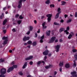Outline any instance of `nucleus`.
Returning <instances> with one entry per match:
<instances>
[{
	"label": "nucleus",
	"instance_id": "cd10ccee",
	"mask_svg": "<svg viewBox=\"0 0 77 77\" xmlns=\"http://www.w3.org/2000/svg\"><path fill=\"white\" fill-rule=\"evenodd\" d=\"M5 61V60L3 59H0V63H2V62H4Z\"/></svg>",
	"mask_w": 77,
	"mask_h": 77
},
{
	"label": "nucleus",
	"instance_id": "e2e57ef3",
	"mask_svg": "<svg viewBox=\"0 0 77 77\" xmlns=\"http://www.w3.org/2000/svg\"><path fill=\"white\" fill-rule=\"evenodd\" d=\"M9 52L10 53H11L12 52V50H9Z\"/></svg>",
	"mask_w": 77,
	"mask_h": 77
},
{
	"label": "nucleus",
	"instance_id": "603ef678",
	"mask_svg": "<svg viewBox=\"0 0 77 77\" xmlns=\"http://www.w3.org/2000/svg\"><path fill=\"white\" fill-rule=\"evenodd\" d=\"M40 42V43H42V42H43V40L42 39H41Z\"/></svg>",
	"mask_w": 77,
	"mask_h": 77
},
{
	"label": "nucleus",
	"instance_id": "423d86ee",
	"mask_svg": "<svg viewBox=\"0 0 77 77\" xmlns=\"http://www.w3.org/2000/svg\"><path fill=\"white\" fill-rule=\"evenodd\" d=\"M14 69V68L13 67V66L10 67L7 70V72H10L11 71H12Z\"/></svg>",
	"mask_w": 77,
	"mask_h": 77
},
{
	"label": "nucleus",
	"instance_id": "4d7b16f0",
	"mask_svg": "<svg viewBox=\"0 0 77 77\" xmlns=\"http://www.w3.org/2000/svg\"><path fill=\"white\" fill-rule=\"evenodd\" d=\"M66 29L67 30H69V27L67 26L66 28Z\"/></svg>",
	"mask_w": 77,
	"mask_h": 77
},
{
	"label": "nucleus",
	"instance_id": "412c9836",
	"mask_svg": "<svg viewBox=\"0 0 77 77\" xmlns=\"http://www.w3.org/2000/svg\"><path fill=\"white\" fill-rule=\"evenodd\" d=\"M50 0H47L45 2V3L46 4H48H48L50 3Z\"/></svg>",
	"mask_w": 77,
	"mask_h": 77
},
{
	"label": "nucleus",
	"instance_id": "ea45409f",
	"mask_svg": "<svg viewBox=\"0 0 77 77\" xmlns=\"http://www.w3.org/2000/svg\"><path fill=\"white\" fill-rule=\"evenodd\" d=\"M47 59V56H45L44 57V61H46V59Z\"/></svg>",
	"mask_w": 77,
	"mask_h": 77
},
{
	"label": "nucleus",
	"instance_id": "a18cd8bd",
	"mask_svg": "<svg viewBox=\"0 0 77 77\" xmlns=\"http://www.w3.org/2000/svg\"><path fill=\"white\" fill-rule=\"evenodd\" d=\"M30 33V31H29L26 34L27 35H29Z\"/></svg>",
	"mask_w": 77,
	"mask_h": 77
},
{
	"label": "nucleus",
	"instance_id": "de8ad7c7",
	"mask_svg": "<svg viewBox=\"0 0 77 77\" xmlns=\"http://www.w3.org/2000/svg\"><path fill=\"white\" fill-rule=\"evenodd\" d=\"M75 17L77 18V12H75Z\"/></svg>",
	"mask_w": 77,
	"mask_h": 77
},
{
	"label": "nucleus",
	"instance_id": "5fc2aeb1",
	"mask_svg": "<svg viewBox=\"0 0 77 77\" xmlns=\"http://www.w3.org/2000/svg\"><path fill=\"white\" fill-rule=\"evenodd\" d=\"M3 32L5 34V33H6V30H3Z\"/></svg>",
	"mask_w": 77,
	"mask_h": 77
},
{
	"label": "nucleus",
	"instance_id": "39448f33",
	"mask_svg": "<svg viewBox=\"0 0 77 77\" xmlns=\"http://www.w3.org/2000/svg\"><path fill=\"white\" fill-rule=\"evenodd\" d=\"M30 39V37L27 36V37L25 36L23 38V41H29Z\"/></svg>",
	"mask_w": 77,
	"mask_h": 77
},
{
	"label": "nucleus",
	"instance_id": "338daca9",
	"mask_svg": "<svg viewBox=\"0 0 77 77\" xmlns=\"http://www.w3.org/2000/svg\"><path fill=\"white\" fill-rule=\"evenodd\" d=\"M34 23H35V24H36V23H37V22L36 21V20H35L34 21Z\"/></svg>",
	"mask_w": 77,
	"mask_h": 77
},
{
	"label": "nucleus",
	"instance_id": "b1692460",
	"mask_svg": "<svg viewBox=\"0 0 77 77\" xmlns=\"http://www.w3.org/2000/svg\"><path fill=\"white\" fill-rule=\"evenodd\" d=\"M29 30L30 31H32V30H33V27L32 26H29Z\"/></svg>",
	"mask_w": 77,
	"mask_h": 77
},
{
	"label": "nucleus",
	"instance_id": "f704fd0d",
	"mask_svg": "<svg viewBox=\"0 0 77 77\" xmlns=\"http://www.w3.org/2000/svg\"><path fill=\"white\" fill-rule=\"evenodd\" d=\"M45 24V22H44L43 23H42V26L43 27H44Z\"/></svg>",
	"mask_w": 77,
	"mask_h": 77
},
{
	"label": "nucleus",
	"instance_id": "4468645a",
	"mask_svg": "<svg viewBox=\"0 0 77 77\" xmlns=\"http://www.w3.org/2000/svg\"><path fill=\"white\" fill-rule=\"evenodd\" d=\"M65 30V29L63 28H61L59 30V32L60 33H61L62 32H63V31H64Z\"/></svg>",
	"mask_w": 77,
	"mask_h": 77
},
{
	"label": "nucleus",
	"instance_id": "f8f14e48",
	"mask_svg": "<svg viewBox=\"0 0 77 77\" xmlns=\"http://www.w3.org/2000/svg\"><path fill=\"white\" fill-rule=\"evenodd\" d=\"M32 58H33V56H30L28 58H26L25 60H30V59H32Z\"/></svg>",
	"mask_w": 77,
	"mask_h": 77
},
{
	"label": "nucleus",
	"instance_id": "79ce46f5",
	"mask_svg": "<svg viewBox=\"0 0 77 77\" xmlns=\"http://www.w3.org/2000/svg\"><path fill=\"white\" fill-rule=\"evenodd\" d=\"M23 2V0H20L19 1V4L20 5H22V4H21V2Z\"/></svg>",
	"mask_w": 77,
	"mask_h": 77
},
{
	"label": "nucleus",
	"instance_id": "bb28decb",
	"mask_svg": "<svg viewBox=\"0 0 77 77\" xmlns=\"http://www.w3.org/2000/svg\"><path fill=\"white\" fill-rule=\"evenodd\" d=\"M50 8H54V5L53 4H51L50 5Z\"/></svg>",
	"mask_w": 77,
	"mask_h": 77
},
{
	"label": "nucleus",
	"instance_id": "ddd939ff",
	"mask_svg": "<svg viewBox=\"0 0 77 77\" xmlns=\"http://www.w3.org/2000/svg\"><path fill=\"white\" fill-rule=\"evenodd\" d=\"M51 32V31L50 30L47 31L46 32V34L47 35V36H50V33Z\"/></svg>",
	"mask_w": 77,
	"mask_h": 77
},
{
	"label": "nucleus",
	"instance_id": "20e7f679",
	"mask_svg": "<svg viewBox=\"0 0 77 77\" xmlns=\"http://www.w3.org/2000/svg\"><path fill=\"white\" fill-rule=\"evenodd\" d=\"M55 39H56V37H52L50 39V40L49 41L48 43H53L54 42V41H55Z\"/></svg>",
	"mask_w": 77,
	"mask_h": 77
},
{
	"label": "nucleus",
	"instance_id": "680f3d73",
	"mask_svg": "<svg viewBox=\"0 0 77 77\" xmlns=\"http://www.w3.org/2000/svg\"><path fill=\"white\" fill-rule=\"evenodd\" d=\"M0 19H3V17L2 16V15H1L0 16Z\"/></svg>",
	"mask_w": 77,
	"mask_h": 77
},
{
	"label": "nucleus",
	"instance_id": "8fccbe9b",
	"mask_svg": "<svg viewBox=\"0 0 77 77\" xmlns=\"http://www.w3.org/2000/svg\"><path fill=\"white\" fill-rule=\"evenodd\" d=\"M19 17V14H17L15 16V18H18Z\"/></svg>",
	"mask_w": 77,
	"mask_h": 77
},
{
	"label": "nucleus",
	"instance_id": "774afa93",
	"mask_svg": "<svg viewBox=\"0 0 77 77\" xmlns=\"http://www.w3.org/2000/svg\"><path fill=\"white\" fill-rule=\"evenodd\" d=\"M44 18V16H42V17H41V19H42V20Z\"/></svg>",
	"mask_w": 77,
	"mask_h": 77
},
{
	"label": "nucleus",
	"instance_id": "72a5a7b5",
	"mask_svg": "<svg viewBox=\"0 0 77 77\" xmlns=\"http://www.w3.org/2000/svg\"><path fill=\"white\" fill-rule=\"evenodd\" d=\"M74 58L75 59H77V53H76L74 55Z\"/></svg>",
	"mask_w": 77,
	"mask_h": 77
},
{
	"label": "nucleus",
	"instance_id": "69168bd1",
	"mask_svg": "<svg viewBox=\"0 0 77 77\" xmlns=\"http://www.w3.org/2000/svg\"><path fill=\"white\" fill-rule=\"evenodd\" d=\"M58 42V40L57 39H56L55 41V42Z\"/></svg>",
	"mask_w": 77,
	"mask_h": 77
},
{
	"label": "nucleus",
	"instance_id": "a211bd4d",
	"mask_svg": "<svg viewBox=\"0 0 77 77\" xmlns=\"http://www.w3.org/2000/svg\"><path fill=\"white\" fill-rule=\"evenodd\" d=\"M8 21V20H7L6 19H5L4 21L3 22V25H5V24H6V22H7Z\"/></svg>",
	"mask_w": 77,
	"mask_h": 77
},
{
	"label": "nucleus",
	"instance_id": "58836bf2",
	"mask_svg": "<svg viewBox=\"0 0 77 77\" xmlns=\"http://www.w3.org/2000/svg\"><path fill=\"white\" fill-rule=\"evenodd\" d=\"M19 74L20 75H23V73L21 72H19Z\"/></svg>",
	"mask_w": 77,
	"mask_h": 77
},
{
	"label": "nucleus",
	"instance_id": "aec40b11",
	"mask_svg": "<svg viewBox=\"0 0 77 77\" xmlns=\"http://www.w3.org/2000/svg\"><path fill=\"white\" fill-rule=\"evenodd\" d=\"M71 37H72V35L70 34L68 37V39H71Z\"/></svg>",
	"mask_w": 77,
	"mask_h": 77
},
{
	"label": "nucleus",
	"instance_id": "6e6d98bb",
	"mask_svg": "<svg viewBox=\"0 0 77 77\" xmlns=\"http://www.w3.org/2000/svg\"><path fill=\"white\" fill-rule=\"evenodd\" d=\"M68 17V15L67 14H65L64 15V17L65 18H66V17Z\"/></svg>",
	"mask_w": 77,
	"mask_h": 77
},
{
	"label": "nucleus",
	"instance_id": "c03bdc74",
	"mask_svg": "<svg viewBox=\"0 0 77 77\" xmlns=\"http://www.w3.org/2000/svg\"><path fill=\"white\" fill-rule=\"evenodd\" d=\"M41 63V61H39L38 62L37 64V65H40Z\"/></svg>",
	"mask_w": 77,
	"mask_h": 77
},
{
	"label": "nucleus",
	"instance_id": "393cba45",
	"mask_svg": "<svg viewBox=\"0 0 77 77\" xmlns=\"http://www.w3.org/2000/svg\"><path fill=\"white\" fill-rule=\"evenodd\" d=\"M8 37H5V36L3 37V38H2V39L3 40H4L5 39H8Z\"/></svg>",
	"mask_w": 77,
	"mask_h": 77
},
{
	"label": "nucleus",
	"instance_id": "37998d69",
	"mask_svg": "<svg viewBox=\"0 0 77 77\" xmlns=\"http://www.w3.org/2000/svg\"><path fill=\"white\" fill-rule=\"evenodd\" d=\"M61 9L60 8H58L57 9V11L58 12H61L60 11Z\"/></svg>",
	"mask_w": 77,
	"mask_h": 77
},
{
	"label": "nucleus",
	"instance_id": "1a4fd4ad",
	"mask_svg": "<svg viewBox=\"0 0 77 77\" xmlns=\"http://www.w3.org/2000/svg\"><path fill=\"white\" fill-rule=\"evenodd\" d=\"M53 67V65L49 64L48 66H45V69H48L50 68Z\"/></svg>",
	"mask_w": 77,
	"mask_h": 77
},
{
	"label": "nucleus",
	"instance_id": "9d476101",
	"mask_svg": "<svg viewBox=\"0 0 77 77\" xmlns=\"http://www.w3.org/2000/svg\"><path fill=\"white\" fill-rule=\"evenodd\" d=\"M48 50H46L45 51L43 52V54L44 55H45V56H47V55H48Z\"/></svg>",
	"mask_w": 77,
	"mask_h": 77
},
{
	"label": "nucleus",
	"instance_id": "6e6552de",
	"mask_svg": "<svg viewBox=\"0 0 77 77\" xmlns=\"http://www.w3.org/2000/svg\"><path fill=\"white\" fill-rule=\"evenodd\" d=\"M60 45H57L56 47V52H59V48H60Z\"/></svg>",
	"mask_w": 77,
	"mask_h": 77
},
{
	"label": "nucleus",
	"instance_id": "2eb2a0df",
	"mask_svg": "<svg viewBox=\"0 0 77 77\" xmlns=\"http://www.w3.org/2000/svg\"><path fill=\"white\" fill-rule=\"evenodd\" d=\"M63 62L62 61H60V63L59 64V66L61 67V66H63Z\"/></svg>",
	"mask_w": 77,
	"mask_h": 77
},
{
	"label": "nucleus",
	"instance_id": "f257e3e1",
	"mask_svg": "<svg viewBox=\"0 0 77 77\" xmlns=\"http://www.w3.org/2000/svg\"><path fill=\"white\" fill-rule=\"evenodd\" d=\"M46 17H48L47 18L48 23H50L51 21V17H52V14H48L46 15Z\"/></svg>",
	"mask_w": 77,
	"mask_h": 77
},
{
	"label": "nucleus",
	"instance_id": "c9c22d12",
	"mask_svg": "<svg viewBox=\"0 0 77 77\" xmlns=\"http://www.w3.org/2000/svg\"><path fill=\"white\" fill-rule=\"evenodd\" d=\"M71 21V19H69L68 20H67V23H70Z\"/></svg>",
	"mask_w": 77,
	"mask_h": 77
},
{
	"label": "nucleus",
	"instance_id": "f03ea898",
	"mask_svg": "<svg viewBox=\"0 0 77 77\" xmlns=\"http://www.w3.org/2000/svg\"><path fill=\"white\" fill-rule=\"evenodd\" d=\"M0 72L1 74H5L6 73V69L4 68L1 69L0 70Z\"/></svg>",
	"mask_w": 77,
	"mask_h": 77
},
{
	"label": "nucleus",
	"instance_id": "7ed1b4c3",
	"mask_svg": "<svg viewBox=\"0 0 77 77\" xmlns=\"http://www.w3.org/2000/svg\"><path fill=\"white\" fill-rule=\"evenodd\" d=\"M77 72L75 71H73L71 72V75H72L70 77H77Z\"/></svg>",
	"mask_w": 77,
	"mask_h": 77
},
{
	"label": "nucleus",
	"instance_id": "864d4df0",
	"mask_svg": "<svg viewBox=\"0 0 77 77\" xmlns=\"http://www.w3.org/2000/svg\"><path fill=\"white\" fill-rule=\"evenodd\" d=\"M12 31H13V32H16V31L15 30V29H13L12 30Z\"/></svg>",
	"mask_w": 77,
	"mask_h": 77
},
{
	"label": "nucleus",
	"instance_id": "3c124183",
	"mask_svg": "<svg viewBox=\"0 0 77 77\" xmlns=\"http://www.w3.org/2000/svg\"><path fill=\"white\" fill-rule=\"evenodd\" d=\"M64 21V20H63V19H61L60 20V22L61 23H63Z\"/></svg>",
	"mask_w": 77,
	"mask_h": 77
},
{
	"label": "nucleus",
	"instance_id": "49530a36",
	"mask_svg": "<svg viewBox=\"0 0 77 77\" xmlns=\"http://www.w3.org/2000/svg\"><path fill=\"white\" fill-rule=\"evenodd\" d=\"M54 75H55L56 74H57V72L56 71H55L54 72Z\"/></svg>",
	"mask_w": 77,
	"mask_h": 77
},
{
	"label": "nucleus",
	"instance_id": "13d9d810",
	"mask_svg": "<svg viewBox=\"0 0 77 77\" xmlns=\"http://www.w3.org/2000/svg\"><path fill=\"white\" fill-rule=\"evenodd\" d=\"M37 33H40V29H38V31H37Z\"/></svg>",
	"mask_w": 77,
	"mask_h": 77
},
{
	"label": "nucleus",
	"instance_id": "0e129e2a",
	"mask_svg": "<svg viewBox=\"0 0 77 77\" xmlns=\"http://www.w3.org/2000/svg\"><path fill=\"white\" fill-rule=\"evenodd\" d=\"M63 41V40L62 39H60V42H62Z\"/></svg>",
	"mask_w": 77,
	"mask_h": 77
},
{
	"label": "nucleus",
	"instance_id": "09e8293b",
	"mask_svg": "<svg viewBox=\"0 0 77 77\" xmlns=\"http://www.w3.org/2000/svg\"><path fill=\"white\" fill-rule=\"evenodd\" d=\"M32 64H33V62L31 61L29 62V65H32Z\"/></svg>",
	"mask_w": 77,
	"mask_h": 77
},
{
	"label": "nucleus",
	"instance_id": "a19ab883",
	"mask_svg": "<svg viewBox=\"0 0 77 77\" xmlns=\"http://www.w3.org/2000/svg\"><path fill=\"white\" fill-rule=\"evenodd\" d=\"M22 5V4H19V5L18 6V8H21V5Z\"/></svg>",
	"mask_w": 77,
	"mask_h": 77
},
{
	"label": "nucleus",
	"instance_id": "bf43d9fd",
	"mask_svg": "<svg viewBox=\"0 0 77 77\" xmlns=\"http://www.w3.org/2000/svg\"><path fill=\"white\" fill-rule=\"evenodd\" d=\"M35 38H36V37H37L38 35H37V33H35Z\"/></svg>",
	"mask_w": 77,
	"mask_h": 77
},
{
	"label": "nucleus",
	"instance_id": "c85d7f7f",
	"mask_svg": "<svg viewBox=\"0 0 77 77\" xmlns=\"http://www.w3.org/2000/svg\"><path fill=\"white\" fill-rule=\"evenodd\" d=\"M21 20H19L17 21V23L18 24H21Z\"/></svg>",
	"mask_w": 77,
	"mask_h": 77
},
{
	"label": "nucleus",
	"instance_id": "2f4dec72",
	"mask_svg": "<svg viewBox=\"0 0 77 77\" xmlns=\"http://www.w3.org/2000/svg\"><path fill=\"white\" fill-rule=\"evenodd\" d=\"M72 51L73 53H75L77 51V50L75 49H72Z\"/></svg>",
	"mask_w": 77,
	"mask_h": 77
},
{
	"label": "nucleus",
	"instance_id": "dca6fc26",
	"mask_svg": "<svg viewBox=\"0 0 77 77\" xmlns=\"http://www.w3.org/2000/svg\"><path fill=\"white\" fill-rule=\"evenodd\" d=\"M69 66H70V65L69 64L67 63L65 65V67L66 68H69Z\"/></svg>",
	"mask_w": 77,
	"mask_h": 77
},
{
	"label": "nucleus",
	"instance_id": "e433bc0d",
	"mask_svg": "<svg viewBox=\"0 0 77 77\" xmlns=\"http://www.w3.org/2000/svg\"><path fill=\"white\" fill-rule=\"evenodd\" d=\"M24 17H22V15H20L19 17V18L20 19H23Z\"/></svg>",
	"mask_w": 77,
	"mask_h": 77
},
{
	"label": "nucleus",
	"instance_id": "f3484780",
	"mask_svg": "<svg viewBox=\"0 0 77 77\" xmlns=\"http://www.w3.org/2000/svg\"><path fill=\"white\" fill-rule=\"evenodd\" d=\"M8 39H6L4 41V43H3V45L6 44H7V42H8Z\"/></svg>",
	"mask_w": 77,
	"mask_h": 77
},
{
	"label": "nucleus",
	"instance_id": "052dcab7",
	"mask_svg": "<svg viewBox=\"0 0 77 77\" xmlns=\"http://www.w3.org/2000/svg\"><path fill=\"white\" fill-rule=\"evenodd\" d=\"M59 70H60V72H61L62 71V68H60L59 69Z\"/></svg>",
	"mask_w": 77,
	"mask_h": 77
},
{
	"label": "nucleus",
	"instance_id": "a878e982",
	"mask_svg": "<svg viewBox=\"0 0 77 77\" xmlns=\"http://www.w3.org/2000/svg\"><path fill=\"white\" fill-rule=\"evenodd\" d=\"M32 43V41L30 40L28 41L27 42V44H31Z\"/></svg>",
	"mask_w": 77,
	"mask_h": 77
},
{
	"label": "nucleus",
	"instance_id": "5701e85b",
	"mask_svg": "<svg viewBox=\"0 0 77 77\" xmlns=\"http://www.w3.org/2000/svg\"><path fill=\"white\" fill-rule=\"evenodd\" d=\"M61 3H62L61 5H65V4H66V2L65 1H62L61 2Z\"/></svg>",
	"mask_w": 77,
	"mask_h": 77
},
{
	"label": "nucleus",
	"instance_id": "0eeeda50",
	"mask_svg": "<svg viewBox=\"0 0 77 77\" xmlns=\"http://www.w3.org/2000/svg\"><path fill=\"white\" fill-rule=\"evenodd\" d=\"M61 13V11L58 12L55 17V19H57L59 18V14Z\"/></svg>",
	"mask_w": 77,
	"mask_h": 77
},
{
	"label": "nucleus",
	"instance_id": "6ab92c4d",
	"mask_svg": "<svg viewBox=\"0 0 77 77\" xmlns=\"http://www.w3.org/2000/svg\"><path fill=\"white\" fill-rule=\"evenodd\" d=\"M54 25H56V26H60L59 23L56 22H54Z\"/></svg>",
	"mask_w": 77,
	"mask_h": 77
},
{
	"label": "nucleus",
	"instance_id": "4be33fe9",
	"mask_svg": "<svg viewBox=\"0 0 77 77\" xmlns=\"http://www.w3.org/2000/svg\"><path fill=\"white\" fill-rule=\"evenodd\" d=\"M73 62V66L74 67H75V66H76V63H75V60H74Z\"/></svg>",
	"mask_w": 77,
	"mask_h": 77
},
{
	"label": "nucleus",
	"instance_id": "473e14b6",
	"mask_svg": "<svg viewBox=\"0 0 77 77\" xmlns=\"http://www.w3.org/2000/svg\"><path fill=\"white\" fill-rule=\"evenodd\" d=\"M44 38V35H43L40 38L41 39H43Z\"/></svg>",
	"mask_w": 77,
	"mask_h": 77
},
{
	"label": "nucleus",
	"instance_id": "4c0bfd02",
	"mask_svg": "<svg viewBox=\"0 0 77 77\" xmlns=\"http://www.w3.org/2000/svg\"><path fill=\"white\" fill-rule=\"evenodd\" d=\"M0 77H5V75L4 74H1L0 75Z\"/></svg>",
	"mask_w": 77,
	"mask_h": 77
},
{
	"label": "nucleus",
	"instance_id": "7c9ffc66",
	"mask_svg": "<svg viewBox=\"0 0 77 77\" xmlns=\"http://www.w3.org/2000/svg\"><path fill=\"white\" fill-rule=\"evenodd\" d=\"M13 67L14 68H17V65H13Z\"/></svg>",
	"mask_w": 77,
	"mask_h": 77
},
{
	"label": "nucleus",
	"instance_id": "9b49d317",
	"mask_svg": "<svg viewBox=\"0 0 77 77\" xmlns=\"http://www.w3.org/2000/svg\"><path fill=\"white\" fill-rule=\"evenodd\" d=\"M27 62H25L22 67L23 69L26 68V66H27Z\"/></svg>",
	"mask_w": 77,
	"mask_h": 77
},
{
	"label": "nucleus",
	"instance_id": "c756f323",
	"mask_svg": "<svg viewBox=\"0 0 77 77\" xmlns=\"http://www.w3.org/2000/svg\"><path fill=\"white\" fill-rule=\"evenodd\" d=\"M32 45L33 46H35L36 45V42H33Z\"/></svg>",
	"mask_w": 77,
	"mask_h": 77
}]
</instances>
